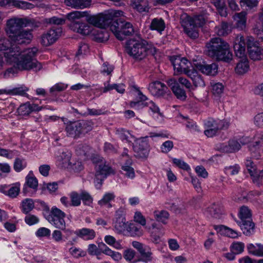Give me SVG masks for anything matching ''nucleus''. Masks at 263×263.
I'll return each instance as SVG.
<instances>
[{"mask_svg": "<svg viewBox=\"0 0 263 263\" xmlns=\"http://www.w3.org/2000/svg\"><path fill=\"white\" fill-rule=\"evenodd\" d=\"M96 173L106 178L108 175L114 173L112 169L106 164V162H101L96 166Z\"/></svg>", "mask_w": 263, "mask_h": 263, "instance_id": "27", "label": "nucleus"}, {"mask_svg": "<svg viewBox=\"0 0 263 263\" xmlns=\"http://www.w3.org/2000/svg\"><path fill=\"white\" fill-rule=\"evenodd\" d=\"M251 176L253 182L259 185L261 184V179L263 178V170L257 171L256 169L255 172Z\"/></svg>", "mask_w": 263, "mask_h": 263, "instance_id": "57", "label": "nucleus"}, {"mask_svg": "<svg viewBox=\"0 0 263 263\" xmlns=\"http://www.w3.org/2000/svg\"><path fill=\"white\" fill-rule=\"evenodd\" d=\"M241 145L238 140L233 139L230 140L228 145L220 143L217 145V149L226 153H232L240 149Z\"/></svg>", "mask_w": 263, "mask_h": 263, "instance_id": "18", "label": "nucleus"}, {"mask_svg": "<svg viewBox=\"0 0 263 263\" xmlns=\"http://www.w3.org/2000/svg\"><path fill=\"white\" fill-rule=\"evenodd\" d=\"M65 20L62 17L53 16L50 18H47L45 20V23L53 25H62L65 23Z\"/></svg>", "mask_w": 263, "mask_h": 263, "instance_id": "56", "label": "nucleus"}, {"mask_svg": "<svg viewBox=\"0 0 263 263\" xmlns=\"http://www.w3.org/2000/svg\"><path fill=\"white\" fill-rule=\"evenodd\" d=\"M146 42L141 40L130 39L126 42L127 53L135 59L141 60L146 55Z\"/></svg>", "mask_w": 263, "mask_h": 263, "instance_id": "7", "label": "nucleus"}, {"mask_svg": "<svg viewBox=\"0 0 263 263\" xmlns=\"http://www.w3.org/2000/svg\"><path fill=\"white\" fill-rule=\"evenodd\" d=\"M250 150L253 157L256 159L263 158V146L253 145Z\"/></svg>", "mask_w": 263, "mask_h": 263, "instance_id": "45", "label": "nucleus"}, {"mask_svg": "<svg viewBox=\"0 0 263 263\" xmlns=\"http://www.w3.org/2000/svg\"><path fill=\"white\" fill-rule=\"evenodd\" d=\"M187 76L192 79L194 85L196 87L204 86L205 85L204 82L201 76L199 75L197 71L194 69H192Z\"/></svg>", "mask_w": 263, "mask_h": 263, "instance_id": "37", "label": "nucleus"}, {"mask_svg": "<svg viewBox=\"0 0 263 263\" xmlns=\"http://www.w3.org/2000/svg\"><path fill=\"white\" fill-rule=\"evenodd\" d=\"M239 224L243 234L246 236H250L254 233L255 224L251 220L239 222Z\"/></svg>", "mask_w": 263, "mask_h": 263, "instance_id": "30", "label": "nucleus"}, {"mask_svg": "<svg viewBox=\"0 0 263 263\" xmlns=\"http://www.w3.org/2000/svg\"><path fill=\"white\" fill-rule=\"evenodd\" d=\"M127 223L128 222H126V219L114 220V230L117 233L122 234L126 230Z\"/></svg>", "mask_w": 263, "mask_h": 263, "instance_id": "40", "label": "nucleus"}, {"mask_svg": "<svg viewBox=\"0 0 263 263\" xmlns=\"http://www.w3.org/2000/svg\"><path fill=\"white\" fill-rule=\"evenodd\" d=\"M123 12L121 10H109L105 14L100 15H92L87 16L88 24L99 28H105L109 26L110 20L114 17H119L123 16Z\"/></svg>", "mask_w": 263, "mask_h": 263, "instance_id": "5", "label": "nucleus"}, {"mask_svg": "<svg viewBox=\"0 0 263 263\" xmlns=\"http://www.w3.org/2000/svg\"><path fill=\"white\" fill-rule=\"evenodd\" d=\"M134 88L137 92V98L139 100L138 101H132L130 103V106L133 108L135 107L136 108H139L140 107L144 106L145 103H144L143 102L147 100V98L142 93V92L139 90V88L134 86Z\"/></svg>", "mask_w": 263, "mask_h": 263, "instance_id": "32", "label": "nucleus"}, {"mask_svg": "<svg viewBox=\"0 0 263 263\" xmlns=\"http://www.w3.org/2000/svg\"><path fill=\"white\" fill-rule=\"evenodd\" d=\"M204 126L206 129L204 133L208 137L215 136L219 130L217 119L209 118L205 121Z\"/></svg>", "mask_w": 263, "mask_h": 263, "instance_id": "19", "label": "nucleus"}, {"mask_svg": "<svg viewBox=\"0 0 263 263\" xmlns=\"http://www.w3.org/2000/svg\"><path fill=\"white\" fill-rule=\"evenodd\" d=\"M67 87V84L62 83H57L50 88V92L52 96H54L57 95V92L64 90Z\"/></svg>", "mask_w": 263, "mask_h": 263, "instance_id": "52", "label": "nucleus"}, {"mask_svg": "<svg viewBox=\"0 0 263 263\" xmlns=\"http://www.w3.org/2000/svg\"><path fill=\"white\" fill-rule=\"evenodd\" d=\"M240 167L238 164L227 166L224 168V172L228 175H235L237 174Z\"/></svg>", "mask_w": 263, "mask_h": 263, "instance_id": "55", "label": "nucleus"}, {"mask_svg": "<svg viewBox=\"0 0 263 263\" xmlns=\"http://www.w3.org/2000/svg\"><path fill=\"white\" fill-rule=\"evenodd\" d=\"M214 31L215 33L219 36L227 35L230 32L229 25L226 22H222L221 24L216 26Z\"/></svg>", "mask_w": 263, "mask_h": 263, "instance_id": "39", "label": "nucleus"}, {"mask_svg": "<svg viewBox=\"0 0 263 263\" xmlns=\"http://www.w3.org/2000/svg\"><path fill=\"white\" fill-rule=\"evenodd\" d=\"M167 84L178 99L185 100L187 97L185 91L180 87L178 81L175 79H171L167 81Z\"/></svg>", "mask_w": 263, "mask_h": 263, "instance_id": "17", "label": "nucleus"}, {"mask_svg": "<svg viewBox=\"0 0 263 263\" xmlns=\"http://www.w3.org/2000/svg\"><path fill=\"white\" fill-rule=\"evenodd\" d=\"M65 213L60 209L53 206L50 214L47 217L48 221L57 229H62L66 224L64 220Z\"/></svg>", "mask_w": 263, "mask_h": 263, "instance_id": "9", "label": "nucleus"}, {"mask_svg": "<svg viewBox=\"0 0 263 263\" xmlns=\"http://www.w3.org/2000/svg\"><path fill=\"white\" fill-rule=\"evenodd\" d=\"M34 207V204L33 200L30 198H26L23 200L21 204L22 211L27 214L30 212Z\"/></svg>", "mask_w": 263, "mask_h": 263, "instance_id": "43", "label": "nucleus"}, {"mask_svg": "<svg viewBox=\"0 0 263 263\" xmlns=\"http://www.w3.org/2000/svg\"><path fill=\"white\" fill-rule=\"evenodd\" d=\"M80 127L81 128L82 135H84L89 131L91 130L93 128V123L90 121H82L79 122Z\"/></svg>", "mask_w": 263, "mask_h": 263, "instance_id": "47", "label": "nucleus"}, {"mask_svg": "<svg viewBox=\"0 0 263 263\" xmlns=\"http://www.w3.org/2000/svg\"><path fill=\"white\" fill-rule=\"evenodd\" d=\"M87 11H74L67 14V18L70 21V23L81 21L80 19L85 16H87Z\"/></svg>", "mask_w": 263, "mask_h": 263, "instance_id": "36", "label": "nucleus"}, {"mask_svg": "<svg viewBox=\"0 0 263 263\" xmlns=\"http://www.w3.org/2000/svg\"><path fill=\"white\" fill-rule=\"evenodd\" d=\"M10 38L16 44H23L29 43L32 38V34L31 30L22 29Z\"/></svg>", "mask_w": 263, "mask_h": 263, "instance_id": "15", "label": "nucleus"}, {"mask_svg": "<svg viewBox=\"0 0 263 263\" xmlns=\"http://www.w3.org/2000/svg\"><path fill=\"white\" fill-rule=\"evenodd\" d=\"M208 212L213 217L219 218L222 213V211L220 206L216 204H213L208 209Z\"/></svg>", "mask_w": 263, "mask_h": 263, "instance_id": "50", "label": "nucleus"}, {"mask_svg": "<svg viewBox=\"0 0 263 263\" xmlns=\"http://www.w3.org/2000/svg\"><path fill=\"white\" fill-rule=\"evenodd\" d=\"M180 24L185 33L190 37L196 39L198 36L197 28L202 27L205 22V19L202 15L191 17L186 13L180 16Z\"/></svg>", "mask_w": 263, "mask_h": 263, "instance_id": "3", "label": "nucleus"}, {"mask_svg": "<svg viewBox=\"0 0 263 263\" xmlns=\"http://www.w3.org/2000/svg\"><path fill=\"white\" fill-rule=\"evenodd\" d=\"M215 229L220 234L226 235L232 238H236L239 236L236 231L224 226H216L215 227Z\"/></svg>", "mask_w": 263, "mask_h": 263, "instance_id": "28", "label": "nucleus"}, {"mask_svg": "<svg viewBox=\"0 0 263 263\" xmlns=\"http://www.w3.org/2000/svg\"><path fill=\"white\" fill-rule=\"evenodd\" d=\"M61 33L62 30L60 28H51L47 33L43 34L41 43L45 46L53 44L58 39Z\"/></svg>", "mask_w": 263, "mask_h": 263, "instance_id": "13", "label": "nucleus"}, {"mask_svg": "<svg viewBox=\"0 0 263 263\" xmlns=\"http://www.w3.org/2000/svg\"><path fill=\"white\" fill-rule=\"evenodd\" d=\"M104 28H100L97 30L92 29L93 40L97 42H103L108 40L109 34Z\"/></svg>", "mask_w": 263, "mask_h": 263, "instance_id": "26", "label": "nucleus"}, {"mask_svg": "<svg viewBox=\"0 0 263 263\" xmlns=\"http://www.w3.org/2000/svg\"><path fill=\"white\" fill-rule=\"evenodd\" d=\"M109 26L115 36L121 41L124 40L126 36L131 35L134 32L132 23L122 17H114L110 20Z\"/></svg>", "mask_w": 263, "mask_h": 263, "instance_id": "4", "label": "nucleus"}, {"mask_svg": "<svg viewBox=\"0 0 263 263\" xmlns=\"http://www.w3.org/2000/svg\"><path fill=\"white\" fill-rule=\"evenodd\" d=\"M41 109V107L37 105L27 102L20 105L17 108V111L20 116H26L33 111H39Z\"/></svg>", "mask_w": 263, "mask_h": 263, "instance_id": "22", "label": "nucleus"}, {"mask_svg": "<svg viewBox=\"0 0 263 263\" xmlns=\"http://www.w3.org/2000/svg\"><path fill=\"white\" fill-rule=\"evenodd\" d=\"M175 74L184 73L187 75L194 68L187 59L180 56H173L171 58Z\"/></svg>", "mask_w": 263, "mask_h": 263, "instance_id": "8", "label": "nucleus"}, {"mask_svg": "<svg viewBox=\"0 0 263 263\" xmlns=\"http://www.w3.org/2000/svg\"><path fill=\"white\" fill-rule=\"evenodd\" d=\"M247 45L249 57L254 61L263 59V49L251 36L247 38Z\"/></svg>", "mask_w": 263, "mask_h": 263, "instance_id": "11", "label": "nucleus"}, {"mask_svg": "<svg viewBox=\"0 0 263 263\" xmlns=\"http://www.w3.org/2000/svg\"><path fill=\"white\" fill-rule=\"evenodd\" d=\"M122 170L125 172V175L128 178L133 179L135 176L134 169L130 166L122 165Z\"/></svg>", "mask_w": 263, "mask_h": 263, "instance_id": "64", "label": "nucleus"}, {"mask_svg": "<svg viewBox=\"0 0 263 263\" xmlns=\"http://www.w3.org/2000/svg\"><path fill=\"white\" fill-rule=\"evenodd\" d=\"M65 130L69 136L74 138H78L82 135L79 122H68Z\"/></svg>", "mask_w": 263, "mask_h": 263, "instance_id": "21", "label": "nucleus"}, {"mask_svg": "<svg viewBox=\"0 0 263 263\" xmlns=\"http://www.w3.org/2000/svg\"><path fill=\"white\" fill-rule=\"evenodd\" d=\"M247 248L249 253L258 256H263V245L260 243H256L255 246L250 243L248 246Z\"/></svg>", "mask_w": 263, "mask_h": 263, "instance_id": "41", "label": "nucleus"}, {"mask_svg": "<svg viewBox=\"0 0 263 263\" xmlns=\"http://www.w3.org/2000/svg\"><path fill=\"white\" fill-rule=\"evenodd\" d=\"M81 200H82L83 203L86 205H90L93 201V198L89 193L85 191H81Z\"/></svg>", "mask_w": 263, "mask_h": 263, "instance_id": "51", "label": "nucleus"}, {"mask_svg": "<svg viewBox=\"0 0 263 263\" xmlns=\"http://www.w3.org/2000/svg\"><path fill=\"white\" fill-rule=\"evenodd\" d=\"M239 216L241 219L240 222L251 220V211L247 206H242L240 208Z\"/></svg>", "mask_w": 263, "mask_h": 263, "instance_id": "46", "label": "nucleus"}, {"mask_svg": "<svg viewBox=\"0 0 263 263\" xmlns=\"http://www.w3.org/2000/svg\"><path fill=\"white\" fill-rule=\"evenodd\" d=\"M165 28V23L162 18H155L152 20L149 25V29L152 30H156L160 33Z\"/></svg>", "mask_w": 263, "mask_h": 263, "instance_id": "29", "label": "nucleus"}, {"mask_svg": "<svg viewBox=\"0 0 263 263\" xmlns=\"http://www.w3.org/2000/svg\"><path fill=\"white\" fill-rule=\"evenodd\" d=\"M20 183L14 184L8 191V195L12 198L16 197L19 194L20 191Z\"/></svg>", "mask_w": 263, "mask_h": 263, "instance_id": "61", "label": "nucleus"}, {"mask_svg": "<svg viewBox=\"0 0 263 263\" xmlns=\"http://www.w3.org/2000/svg\"><path fill=\"white\" fill-rule=\"evenodd\" d=\"M166 89V86L159 81L153 82L148 86L149 92L154 96L160 97L163 96Z\"/></svg>", "mask_w": 263, "mask_h": 263, "instance_id": "20", "label": "nucleus"}, {"mask_svg": "<svg viewBox=\"0 0 263 263\" xmlns=\"http://www.w3.org/2000/svg\"><path fill=\"white\" fill-rule=\"evenodd\" d=\"M134 8L140 13L148 12L149 7L147 1H143L142 3L134 4Z\"/></svg>", "mask_w": 263, "mask_h": 263, "instance_id": "58", "label": "nucleus"}, {"mask_svg": "<svg viewBox=\"0 0 263 263\" xmlns=\"http://www.w3.org/2000/svg\"><path fill=\"white\" fill-rule=\"evenodd\" d=\"M246 16L247 13L244 11L236 13L233 16V19L235 22V25L237 28L243 30L246 28L247 22Z\"/></svg>", "mask_w": 263, "mask_h": 263, "instance_id": "25", "label": "nucleus"}, {"mask_svg": "<svg viewBox=\"0 0 263 263\" xmlns=\"http://www.w3.org/2000/svg\"><path fill=\"white\" fill-rule=\"evenodd\" d=\"M198 68L203 73L206 75L214 76L217 72L218 66L215 63H212L210 65H199Z\"/></svg>", "mask_w": 263, "mask_h": 263, "instance_id": "33", "label": "nucleus"}, {"mask_svg": "<svg viewBox=\"0 0 263 263\" xmlns=\"http://www.w3.org/2000/svg\"><path fill=\"white\" fill-rule=\"evenodd\" d=\"M115 195L113 193H107L104 194L103 198L98 201V204L100 206L107 205L108 208H111V204L109 202L114 199Z\"/></svg>", "mask_w": 263, "mask_h": 263, "instance_id": "44", "label": "nucleus"}, {"mask_svg": "<svg viewBox=\"0 0 263 263\" xmlns=\"http://www.w3.org/2000/svg\"><path fill=\"white\" fill-rule=\"evenodd\" d=\"M132 246L139 253L140 256L138 261L144 263L154 262L155 258L150 248L137 241H133Z\"/></svg>", "mask_w": 263, "mask_h": 263, "instance_id": "10", "label": "nucleus"}, {"mask_svg": "<svg viewBox=\"0 0 263 263\" xmlns=\"http://www.w3.org/2000/svg\"><path fill=\"white\" fill-rule=\"evenodd\" d=\"M28 90V89L26 87L23 86L13 88L12 89H10V95L23 96L26 93Z\"/></svg>", "mask_w": 263, "mask_h": 263, "instance_id": "63", "label": "nucleus"}, {"mask_svg": "<svg viewBox=\"0 0 263 263\" xmlns=\"http://www.w3.org/2000/svg\"><path fill=\"white\" fill-rule=\"evenodd\" d=\"M38 49L36 47L27 48L21 51L20 48L12 45L7 38L0 39V56H4L7 62L13 64L14 67L7 68L3 71L5 78L9 77L20 70L35 71L42 68L41 64L36 59Z\"/></svg>", "mask_w": 263, "mask_h": 263, "instance_id": "1", "label": "nucleus"}, {"mask_svg": "<svg viewBox=\"0 0 263 263\" xmlns=\"http://www.w3.org/2000/svg\"><path fill=\"white\" fill-rule=\"evenodd\" d=\"M133 149L137 157L146 158L149 152L147 138L145 137L137 139L134 144Z\"/></svg>", "mask_w": 263, "mask_h": 263, "instance_id": "12", "label": "nucleus"}, {"mask_svg": "<svg viewBox=\"0 0 263 263\" xmlns=\"http://www.w3.org/2000/svg\"><path fill=\"white\" fill-rule=\"evenodd\" d=\"M132 236H140L142 235V230L134 223H128L126 230Z\"/></svg>", "mask_w": 263, "mask_h": 263, "instance_id": "42", "label": "nucleus"}, {"mask_svg": "<svg viewBox=\"0 0 263 263\" xmlns=\"http://www.w3.org/2000/svg\"><path fill=\"white\" fill-rule=\"evenodd\" d=\"M206 54L217 60L229 62L232 59L233 54L230 50L228 43L220 37L212 39L206 44Z\"/></svg>", "mask_w": 263, "mask_h": 263, "instance_id": "2", "label": "nucleus"}, {"mask_svg": "<svg viewBox=\"0 0 263 263\" xmlns=\"http://www.w3.org/2000/svg\"><path fill=\"white\" fill-rule=\"evenodd\" d=\"M69 27L73 31L83 35H87L92 32L93 27L82 21L70 23Z\"/></svg>", "mask_w": 263, "mask_h": 263, "instance_id": "14", "label": "nucleus"}, {"mask_svg": "<svg viewBox=\"0 0 263 263\" xmlns=\"http://www.w3.org/2000/svg\"><path fill=\"white\" fill-rule=\"evenodd\" d=\"M6 25L7 27L6 30L9 37H11L12 36H13V35L15 34V33L16 34L20 30L22 29L23 27H37L33 20L29 19L26 17L11 18L7 20Z\"/></svg>", "mask_w": 263, "mask_h": 263, "instance_id": "6", "label": "nucleus"}, {"mask_svg": "<svg viewBox=\"0 0 263 263\" xmlns=\"http://www.w3.org/2000/svg\"><path fill=\"white\" fill-rule=\"evenodd\" d=\"M116 134L122 140L129 142L128 138L130 133L123 128H119L116 130Z\"/></svg>", "mask_w": 263, "mask_h": 263, "instance_id": "62", "label": "nucleus"}, {"mask_svg": "<svg viewBox=\"0 0 263 263\" xmlns=\"http://www.w3.org/2000/svg\"><path fill=\"white\" fill-rule=\"evenodd\" d=\"M100 250L103 253L110 256L116 261H119L122 258V255L119 252H114L110 249L105 243H102L99 246Z\"/></svg>", "mask_w": 263, "mask_h": 263, "instance_id": "31", "label": "nucleus"}, {"mask_svg": "<svg viewBox=\"0 0 263 263\" xmlns=\"http://www.w3.org/2000/svg\"><path fill=\"white\" fill-rule=\"evenodd\" d=\"M26 166V162L23 159L17 158L14 163V169L19 172Z\"/></svg>", "mask_w": 263, "mask_h": 263, "instance_id": "60", "label": "nucleus"}, {"mask_svg": "<svg viewBox=\"0 0 263 263\" xmlns=\"http://www.w3.org/2000/svg\"><path fill=\"white\" fill-rule=\"evenodd\" d=\"M212 87V92L215 96L219 97L223 92L224 86L221 83H214Z\"/></svg>", "mask_w": 263, "mask_h": 263, "instance_id": "54", "label": "nucleus"}, {"mask_svg": "<svg viewBox=\"0 0 263 263\" xmlns=\"http://www.w3.org/2000/svg\"><path fill=\"white\" fill-rule=\"evenodd\" d=\"M69 197L71 206H78L81 204V194L73 191L69 194Z\"/></svg>", "mask_w": 263, "mask_h": 263, "instance_id": "49", "label": "nucleus"}, {"mask_svg": "<svg viewBox=\"0 0 263 263\" xmlns=\"http://www.w3.org/2000/svg\"><path fill=\"white\" fill-rule=\"evenodd\" d=\"M239 4L242 8L251 10L257 6L258 1L257 0H240Z\"/></svg>", "mask_w": 263, "mask_h": 263, "instance_id": "48", "label": "nucleus"}, {"mask_svg": "<svg viewBox=\"0 0 263 263\" xmlns=\"http://www.w3.org/2000/svg\"><path fill=\"white\" fill-rule=\"evenodd\" d=\"M154 216L157 221L164 224H167V221L170 218L169 213L165 210L155 211L154 212Z\"/></svg>", "mask_w": 263, "mask_h": 263, "instance_id": "35", "label": "nucleus"}, {"mask_svg": "<svg viewBox=\"0 0 263 263\" xmlns=\"http://www.w3.org/2000/svg\"><path fill=\"white\" fill-rule=\"evenodd\" d=\"M211 3L216 7L219 14L222 17L228 15L224 0H211Z\"/></svg>", "mask_w": 263, "mask_h": 263, "instance_id": "38", "label": "nucleus"}, {"mask_svg": "<svg viewBox=\"0 0 263 263\" xmlns=\"http://www.w3.org/2000/svg\"><path fill=\"white\" fill-rule=\"evenodd\" d=\"M76 235L78 237L84 240H90L93 239L96 234L94 230L83 228L76 231Z\"/></svg>", "mask_w": 263, "mask_h": 263, "instance_id": "23", "label": "nucleus"}, {"mask_svg": "<svg viewBox=\"0 0 263 263\" xmlns=\"http://www.w3.org/2000/svg\"><path fill=\"white\" fill-rule=\"evenodd\" d=\"M247 41L244 37L239 35L236 36L234 41V50L236 55L239 58L246 57V45Z\"/></svg>", "mask_w": 263, "mask_h": 263, "instance_id": "16", "label": "nucleus"}, {"mask_svg": "<svg viewBox=\"0 0 263 263\" xmlns=\"http://www.w3.org/2000/svg\"><path fill=\"white\" fill-rule=\"evenodd\" d=\"M77 152L80 155H88L90 151L91 148L87 144H80L77 147Z\"/></svg>", "mask_w": 263, "mask_h": 263, "instance_id": "53", "label": "nucleus"}, {"mask_svg": "<svg viewBox=\"0 0 263 263\" xmlns=\"http://www.w3.org/2000/svg\"><path fill=\"white\" fill-rule=\"evenodd\" d=\"M71 154L69 152H62L57 157V161L59 165L63 168H68L71 166L70 158Z\"/></svg>", "mask_w": 263, "mask_h": 263, "instance_id": "24", "label": "nucleus"}, {"mask_svg": "<svg viewBox=\"0 0 263 263\" xmlns=\"http://www.w3.org/2000/svg\"><path fill=\"white\" fill-rule=\"evenodd\" d=\"M245 245L241 242H236L232 243L231 248L232 252L235 254L241 253L244 249Z\"/></svg>", "mask_w": 263, "mask_h": 263, "instance_id": "59", "label": "nucleus"}, {"mask_svg": "<svg viewBox=\"0 0 263 263\" xmlns=\"http://www.w3.org/2000/svg\"><path fill=\"white\" fill-rule=\"evenodd\" d=\"M249 68L248 60L246 57H245L238 62L235 67V71L238 74H242L246 73Z\"/></svg>", "mask_w": 263, "mask_h": 263, "instance_id": "34", "label": "nucleus"}]
</instances>
